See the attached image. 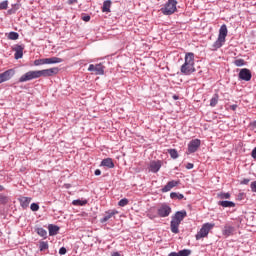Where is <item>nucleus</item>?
<instances>
[{
    "mask_svg": "<svg viewBox=\"0 0 256 256\" xmlns=\"http://www.w3.org/2000/svg\"><path fill=\"white\" fill-rule=\"evenodd\" d=\"M59 73V68H49L44 70H31L23 74L19 78V83H27V81H33V79H39L40 77H53Z\"/></svg>",
    "mask_w": 256,
    "mask_h": 256,
    "instance_id": "obj_1",
    "label": "nucleus"
},
{
    "mask_svg": "<svg viewBox=\"0 0 256 256\" xmlns=\"http://www.w3.org/2000/svg\"><path fill=\"white\" fill-rule=\"evenodd\" d=\"M180 71L182 75H192V73H195V54L193 52L185 54L184 63Z\"/></svg>",
    "mask_w": 256,
    "mask_h": 256,
    "instance_id": "obj_2",
    "label": "nucleus"
},
{
    "mask_svg": "<svg viewBox=\"0 0 256 256\" xmlns=\"http://www.w3.org/2000/svg\"><path fill=\"white\" fill-rule=\"evenodd\" d=\"M187 217V211L182 210V211H177L175 215L172 216L171 222H170V230L172 233H179V225H181V221Z\"/></svg>",
    "mask_w": 256,
    "mask_h": 256,
    "instance_id": "obj_3",
    "label": "nucleus"
},
{
    "mask_svg": "<svg viewBox=\"0 0 256 256\" xmlns=\"http://www.w3.org/2000/svg\"><path fill=\"white\" fill-rule=\"evenodd\" d=\"M227 25L223 24L219 29V35L217 40L212 45V51H217V49H221L223 45H225V39H227Z\"/></svg>",
    "mask_w": 256,
    "mask_h": 256,
    "instance_id": "obj_4",
    "label": "nucleus"
},
{
    "mask_svg": "<svg viewBox=\"0 0 256 256\" xmlns=\"http://www.w3.org/2000/svg\"><path fill=\"white\" fill-rule=\"evenodd\" d=\"M56 63H63V59L59 57H51V58L36 59L34 61V65L36 67H39L41 65H55Z\"/></svg>",
    "mask_w": 256,
    "mask_h": 256,
    "instance_id": "obj_5",
    "label": "nucleus"
},
{
    "mask_svg": "<svg viewBox=\"0 0 256 256\" xmlns=\"http://www.w3.org/2000/svg\"><path fill=\"white\" fill-rule=\"evenodd\" d=\"M215 227V223H205L202 225L199 232L196 234V241L200 239H205L209 235V231Z\"/></svg>",
    "mask_w": 256,
    "mask_h": 256,
    "instance_id": "obj_6",
    "label": "nucleus"
},
{
    "mask_svg": "<svg viewBox=\"0 0 256 256\" xmlns=\"http://www.w3.org/2000/svg\"><path fill=\"white\" fill-rule=\"evenodd\" d=\"M163 15H173L177 11V2L176 0H168L167 3L160 9Z\"/></svg>",
    "mask_w": 256,
    "mask_h": 256,
    "instance_id": "obj_7",
    "label": "nucleus"
},
{
    "mask_svg": "<svg viewBox=\"0 0 256 256\" xmlns=\"http://www.w3.org/2000/svg\"><path fill=\"white\" fill-rule=\"evenodd\" d=\"M88 71L94 73V75H104L105 74V66L103 64H90L88 67Z\"/></svg>",
    "mask_w": 256,
    "mask_h": 256,
    "instance_id": "obj_8",
    "label": "nucleus"
},
{
    "mask_svg": "<svg viewBox=\"0 0 256 256\" xmlns=\"http://www.w3.org/2000/svg\"><path fill=\"white\" fill-rule=\"evenodd\" d=\"M171 211V206L162 204L160 207H158L157 214L158 217H169V215H171Z\"/></svg>",
    "mask_w": 256,
    "mask_h": 256,
    "instance_id": "obj_9",
    "label": "nucleus"
},
{
    "mask_svg": "<svg viewBox=\"0 0 256 256\" xmlns=\"http://www.w3.org/2000/svg\"><path fill=\"white\" fill-rule=\"evenodd\" d=\"M25 50V46L24 45H15L12 48V51L15 52L14 54V59L18 60V59H23V51Z\"/></svg>",
    "mask_w": 256,
    "mask_h": 256,
    "instance_id": "obj_10",
    "label": "nucleus"
},
{
    "mask_svg": "<svg viewBox=\"0 0 256 256\" xmlns=\"http://www.w3.org/2000/svg\"><path fill=\"white\" fill-rule=\"evenodd\" d=\"M239 79H241L242 81H251V70L247 69V68H243L240 70L239 74H238Z\"/></svg>",
    "mask_w": 256,
    "mask_h": 256,
    "instance_id": "obj_11",
    "label": "nucleus"
},
{
    "mask_svg": "<svg viewBox=\"0 0 256 256\" xmlns=\"http://www.w3.org/2000/svg\"><path fill=\"white\" fill-rule=\"evenodd\" d=\"M199 147H201V140L194 139V140L190 141L188 144V152L195 153L197 151V149H199Z\"/></svg>",
    "mask_w": 256,
    "mask_h": 256,
    "instance_id": "obj_12",
    "label": "nucleus"
},
{
    "mask_svg": "<svg viewBox=\"0 0 256 256\" xmlns=\"http://www.w3.org/2000/svg\"><path fill=\"white\" fill-rule=\"evenodd\" d=\"M15 75V70L9 69L4 73L0 74V83H5V81H9Z\"/></svg>",
    "mask_w": 256,
    "mask_h": 256,
    "instance_id": "obj_13",
    "label": "nucleus"
},
{
    "mask_svg": "<svg viewBox=\"0 0 256 256\" xmlns=\"http://www.w3.org/2000/svg\"><path fill=\"white\" fill-rule=\"evenodd\" d=\"M119 212L117 210H108L105 212V216L100 219V223H107L109 219H113Z\"/></svg>",
    "mask_w": 256,
    "mask_h": 256,
    "instance_id": "obj_14",
    "label": "nucleus"
},
{
    "mask_svg": "<svg viewBox=\"0 0 256 256\" xmlns=\"http://www.w3.org/2000/svg\"><path fill=\"white\" fill-rule=\"evenodd\" d=\"M177 185H179V181H169L162 189V193H169V191H171V189H173V187H177Z\"/></svg>",
    "mask_w": 256,
    "mask_h": 256,
    "instance_id": "obj_15",
    "label": "nucleus"
},
{
    "mask_svg": "<svg viewBox=\"0 0 256 256\" xmlns=\"http://www.w3.org/2000/svg\"><path fill=\"white\" fill-rule=\"evenodd\" d=\"M177 185H179V181H169L162 189V193H169V191H171V189H173V187H177Z\"/></svg>",
    "mask_w": 256,
    "mask_h": 256,
    "instance_id": "obj_16",
    "label": "nucleus"
},
{
    "mask_svg": "<svg viewBox=\"0 0 256 256\" xmlns=\"http://www.w3.org/2000/svg\"><path fill=\"white\" fill-rule=\"evenodd\" d=\"M233 233H235V227L231 225L224 226V229L222 230V235H224L225 237H231Z\"/></svg>",
    "mask_w": 256,
    "mask_h": 256,
    "instance_id": "obj_17",
    "label": "nucleus"
},
{
    "mask_svg": "<svg viewBox=\"0 0 256 256\" xmlns=\"http://www.w3.org/2000/svg\"><path fill=\"white\" fill-rule=\"evenodd\" d=\"M161 161H152L150 162V171L151 173H158V171L161 169Z\"/></svg>",
    "mask_w": 256,
    "mask_h": 256,
    "instance_id": "obj_18",
    "label": "nucleus"
},
{
    "mask_svg": "<svg viewBox=\"0 0 256 256\" xmlns=\"http://www.w3.org/2000/svg\"><path fill=\"white\" fill-rule=\"evenodd\" d=\"M18 201L23 209H27V207H29V204L32 201V198L31 197H21L18 199Z\"/></svg>",
    "mask_w": 256,
    "mask_h": 256,
    "instance_id": "obj_19",
    "label": "nucleus"
},
{
    "mask_svg": "<svg viewBox=\"0 0 256 256\" xmlns=\"http://www.w3.org/2000/svg\"><path fill=\"white\" fill-rule=\"evenodd\" d=\"M102 167H108V169H114L115 163H113V159L111 158H105L101 162Z\"/></svg>",
    "mask_w": 256,
    "mask_h": 256,
    "instance_id": "obj_20",
    "label": "nucleus"
},
{
    "mask_svg": "<svg viewBox=\"0 0 256 256\" xmlns=\"http://www.w3.org/2000/svg\"><path fill=\"white\" fill-rule=\"evenodd\" d=\"M191 255V250L184 249L180 250L179 252H171L168 256H189Z\"/></svg>",
    "mask_w": 256,
    "mask_h": 256,
    "instance_id": "obj_21",
    "label": "nucleus"
},
{
    "mask_svg": "<svg viewBox=\"0 0 256 256\" xmlns=\"http://www.w3.org/2000/svg\"><path fill=\"white\" fill-rule=\"evenodd\" d=\"M48 231H49L50 237H53V236H55V235H57L59 233V226L50 224L48 226Z\"/></svg>",
    "mask_w": 256,
    "mask_h": 256,
    "instance_id": "obj_22",
    "label": "nucleus"
},
{
    "mask_svg": "<svg viewBox=\"0 0 256 256\" xmlns=\"http://www.w3.org/2000/svg\"><path fill=\"white\" fill-rule=\"evenodd\" d=\"M102 13H111V0L103 2Z\"/></svg>",
    "mask_w": 256,
    "mask_h": 256,
    "instance_id": "obj_23",
    "label": "nucleus"
},
{
    "mask_svg": "<svg viewBox=\"0 0 256 256\" xmlns=\"http://www.w3.org/2000/svg\"><path fill=\"white\" fill-rule=\"evenodd\" d=\"M217 103H219V94H214L210 100V107H216Z\"/></svg>",
    "mask_w": 256,
    "mask_h": 256,
    "instance_id": "obj_24",
    "label": "nucleus"
},
{
    "mask_svg": "<svg viewBox=\"0 0 256 256\" xmlns=\"http://www.w3.org/2000/svg\"><path fill=\"white\" fill-rule=\"evenodd\" d=\"M218 205L221 207H235V203L231 201H220L218 202Z\"/></svg>",
    "mask_w": 256,
    "mask_h": 256,
    "instance_id": "obj_25",
    "label": "nucleus"
},
{
    "mask_svg": "<svg viewBox=\"0 0 256 256\" xmlns=\"http://www.w3.org/2000/svg\"><path fill=\"white\" fill-rule=\"evenodd\" d=\"M36 233H37V235H39L40 237H43L44 239L47 238V230H45L43 228H37Z\"/></svg>",
    "mask_w": 256,
    "mask_h": 256,
    "instance_id": "obj_26",
    "label": "nucleus"
},
{
    "mask_svg": "<svg viewBox=\"0 0 256 256\" xmlns=\"http://www.w3.org/2000/svg\"><path fill=\"white\" fill-rule=\"evenodd\" d=\"M8 39H10L11 41H17V39H19V33H17V32H10L8 34Z\"/></svg>",
    "mask_w": 256,
    "mask_h": 256,
    "instance_id": "obj_27",
    "label": "nucleus"
},
{
    "mask_svg": "<svg viewBox=\"0 0 256 256\" xmlns=\"http://www.w3.org/2000/svg\"><path fill=\"white\" fill-rule=\"evenodd\" d=\"M47 249H49V243L41 241L39 243V250L40 251H47Z\"/></svg>",
    "mask_w": 256,
    "mask_h": 256,
    "instance_id": "obj_28",
    "label": "nucleus"
},
{
    "mask_svg": "<svg viewBox=\"0 0 256 256\" xmlns=\"http://www.w3.org/2000/svg\"><path fill=\"white\" fill-rule=\"evenodd\" d=\"M168 153L172 159H177L179 157V153L175 149H168Z\"/></svg>",
    "mask_w": 256,
    "mask_h": 256,
    "instance_id": "obj_29",
    "label": "nucleus"
},
{
    "mask_svg": "<svg viewBox=\"0 0 256 256\" xmlns=\"http://www.w3.org/2000/svg\"><path fill=\"white\" fill-rule=\"evenodd\" d=\"M170 197L172 199H179L181 201V199H183L185 196L183 194H179L177 192H172V193H170Z\"/></svg>",
    "mask_w": 256,
    "mask_h": 256,
    "instance_id": "obj_30",
    "label": "nucleus"
},
{
    "mask_svg": "<svg viewBox=\"0 0 256 256\" xmlns=\"http://www.w3.org/2000/svg\"><path fill=\"white\" fill-rule=\"evenodd\" d=\"M9 203V197L0 194V205H7Z\"/></svg>",
    "mask_w": 256,
    "mask_h": 256,
    "instance_id": "obj_31",
    "label": "nucleus"
},
{
    "mask_svg": "<svg viewBox=\"0 0 256 256\" xmlns=\"http://www.w3.org/2000/svg\"><path fill=\"white\" fill-rule=\"evenodd\" d=\"M234 65L236 67H243V66L247 65V62H245L243 59H237L234 61Z\"/></svg>",
    "mask_w": 256,
    "mask_h": 256,
    "instance_id": "obj_32",
    "label": "nucleus"
},
{
    "mask_svg": "<svg viewBox=\"0 0 256 256\" xmlns=\"http://www.w3.org/2000/svg\"><path fill=\"white\" fill-rule=\"evenodd\" d=\"M72 204L83 207V205H87V200H74Z\"/></svg>",
    "mask_w": 256,
    "mask_h": 256,
    "instance_id": "obj_33",
    "label": "nucleus"
},
{
    "mask_svg": "<svg viewBox=\"0 0 256 256\" xmlns=\"http://www.w3.org/2000/svg\"><path fill=\"white\" fill-rule=\"evenodd\" d=\"M119 207H125L129 205V200L127 198H123L118 202Z\"/></svg>",
    "mask_w": 256,
    "mask_h": 256,
    "instance_id": "obj_34",
    "label": "nucleus"
},
{
    "mask_svg": "<svg viewBox=\"0 0 256 256\" xmlns=\"http://www.w3.org/2000/svg\"><path fill=\"white\" fill-rule=\"evenodd\" d=\"M219 199H230L231 194L229 192L227 193H220L218 194Z\"/></svg>",
    "mask_w": 256,
    "mask_h": 256,
    "instance_id": "obj_35",
    "label": "nucleus"
},
{
    "mask_svg": "<svg viewBox=\"0 0 256 256\" xmlns=\"http://www.w3.org/2000/svg\"><path fill=\"white\" fill-rule=\"evenodd\" d=\"M7 7H9V2L7 0L0 3L1 10H5V9H7Z\"/></svg>",
    "mask_w": 256,
    "mask_h": 256,
    "instance_id": "obj_36",
    "label": "nucleus"
},
{
    "mask_svg": "<svg viewBox=\"0 0 256 256\" xmlns=\"http://www.w3.org/2000/svg\"><path fill=\"white\" fill-rule=\"evenodd\" d=\"M30 209H31V211H37V210L39 209V204H37V203H32V204L30 205Z\"/></svg>",
    "mask_w": 256,
    "mask_h": 256,
    "instance_id": "obj_37",
    "label": "nucleus"
},
{
    "mask_svg": "<svg viewBox=\"0 0 256 256\" xmlns=\"http://www.w3.org/2000/svg\"><path fill=\"white\" fill-rule=\"evenodd\" d=\"M250 187H251V191H252L253 193H256V181L252 182L251 185H250Z\"/></svg>",
    "mask_w": 256,
    "mask_h": 256,
    "instance_id": "obj_38",
    "label": "nucleus"
},
{
    "mask_svg": "<svg viewBox=\"0 0 256 256\" xmlns=\"http://www.w3.org/2000/svg\"><path fill=\"white\" fill-rule=\"evenodd\" d=\"M82 20L87 23V22L91 21V16H89V15H84V16H82Z\"/></svg>",
    "mask_w": 256,
    "mask_h": 256,
    "instance_id": "obj_39",
    "label": "nucleus"
},
{
    "mask_svg": "<svg viewBox=\"0 0 256 256\" xmlns=\"http://www.w3.org/2000/svg\"><path fill=\"white\" fill-rule=\"evenodd\" d=\"M67 253V249L65 248V247H61L60 249H59V254L60 255H65Z\"/></svg>",
    "mask_w": 256,
    "mask_h": 256,
    "instance_id": "obj_40",
    "label": "nucleus"
},
{
    "mask_svg": "<svg viewBox=\"0 0 256 256\" xmlns=\"http://www.w3.org/2000/svg\"><path fill=\"white\" fill-rule=\"evenodd\" d=\"M249 181H251V180H249V179H244L242 182H241V184L242 185H249Z\"/></svg>",
    "mask_w": 256,
    "mask_h": 256,
    "instance_id": "obj_41",
    "label": "nucleus"
},
{
    "mask_svg": "<svg viewBox=\"0 0 256 256\" xmlns=\"http://www.w3.org/2000/svg\"><path fill=\"white\" fill-rule=\"evenodd\" d=\"M251 155H252L253 159H255V161H256V148H254V149L252 150Z\"/></svg>",
    "mask_w": 256,
    "mask_h": 256,
    "instance_id": "obj_42",
    "label": "nucleus"
},
{
    "mask_svg": "<svg viewBox=\"0 0 256 256\" xmlns=\"http://www.w3.org/2000/svg\"><path fill=\"white\" fill-rule=\"evenodd\" d=\"M193 167H194L193 163H188L186 165V169H193Z\"/></svg>",
    "mask_w": 256,
    "mask_h": 256,
    "instance_id": "obj_43",
    "label": "nucleus"
},
{
    "mask_svg": "<svg viewBox=\"0 0 256 256\" xmlns=\"http://www.w3.org/2000/svg\"><path fill=\"white\" fill-rule=\"evenodd\" d=\"M75 3H77V0H68V4H69V5H73V4H75Z\"/></svg>",
    "mask_w": 256,
    "mask_h": 256,
    "instance_id": "obj_44",
    "label": "nucleus"
},
{
    "mask_svg": "<svg viewBox=\"0 0 256 256\" xmlns=\"http://www.w3.org/2000/svg\"><path fill=\"white\" fill-rule=\"evenodd\" d=\"M94 174H95L96 176H99V175H101V170H99V169H96V170H95V172H94Z\"/></svg>",
    "mask_w": 256,
    "mask_h": 256,
    "instance_id": "obj_45",
    "label": "nucleus"
},
{
    "mask_svg": "<svg viewBox=\"0 0 256 256\" xmlns=\"http://www.w3.org/2000/svg\"><path fill=\"white\" fill-rule=\"evenodd\" d=\"M230 108L232 109V111H235L237 109V105H232L230 106Z\"/></svg>",
    "mask_w": 256,
    "mask_h": 256,
    "instance_id": "obj_46",
    "label": "nucleus"
},
{
    "mask_svg": "<svg viewBox=\"0 0 256 256\" xmlns=\"http://www.w3.org/2000/svg\"><path fill=\"white\" fill-rule=\"evenodd\" d=\"M8 13H9V15H12V13H15V10L14 9H10V10H8Z\"/></svg>",
    "mask_w": 256,
    "mask_h": 256,
    "instance_id": "obj_47",
    "label": "nucleus"
},
{
    "mask_svg": "<svg viewBox=\"0 0 256 256\" xmlns=\"http://www.w3.org/2000/svg\"><path fill=\"white\" fill-rule=\"evenodd\" d=\"M173 99H175V101H177V99H179V96L174 95V96H173Z\"/></svg>",
    "mask_w": 256,
    "mask_h": 256,
    "instance_id": "obj_48",
    "label": "nucleus"
},
{
    "mask_svg": "<svg viewBox=\"0 0 256 256\" xmlns=\"http://www.w3.org/2000/svg\"><path fill=\"white\" fill-rule=\"evenodd\" d=\"M5 187H3L2 185H0V191H4Z\"/></svg>",
    "mask_w": 256,
    "mask_h": 256,
    "instance_id": "obj_49",
    "label": "nucleus"
}]
</instances>
